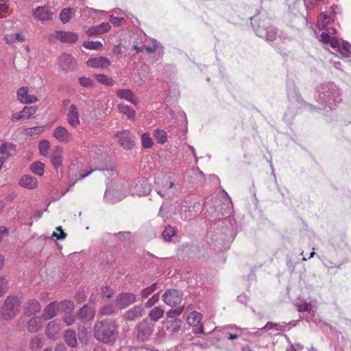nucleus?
Instances as JSON below:
<instances>
[{
  "label": "nucleus",
  "instance_id": "obj_41",
  "mask_svg": "<svg viewBox=\"0 0 351 351\" xmlns=\"http://www.w3.org/2000/svg\"><path fill=\"white\" fill-rule=\"evenodd\" d=\"M154 136L159 144H164L167 141V132L163 130L158 128L155 130L154 132Z\"/></svg>",
  "mask_w": 351,
  "mask_h": 351
},
{
  "label": "nucleus",
  "instance_id": "obj_15",
  "mask_svg": "<svg viewBox=\"0 0 351 351\" xmlns=\"http://www.w3.org/2000/svg\"><path fill=\"white\" fill-rule=\"evenodd\" d=\"M66 121L68 124L73 128L80 125V113L75 104L69 106L66 112Z\"/></svg>",
  "mask_w": 351,
  "mask_h": 351
},
{
  "label": "nucleus",
  "instance_id": "obj_30",
  "mask_svg": "<svg viewBox=\"0 0 351 351\" xmlns=\"http://www.w3.org/2000/svg\"><path fill=\"white\" fill-rule=\"evenodd\" d=\"M37 180L30 175L23 176L19 181V184L28 189H33L37 186Z\"/></svg>",
  "mask_w": 351,
  "mask_h": 351
},
{
  "label": "nucleus",
  "instance_id": "obj_3",
  "mask_svg": "<svg viewBox=\"0 0 351 351\" xmlns=\"http://www.w3.org/2000/svg\"><path fill=\"white\" fill-rule=\"evenodd\" d=\"M320 40L324 44H329L334 49V54L339 57L347 58L350 54V46L348 43H341L336 37L330 36L328 33L322 32Z\"/></svg>",
  "mask_w": 351,
  "mask_h": 351
},
{
  "label": "nucleus",
  "instance_id": "obj_47",
  "mask_svg": "<svg viewBox=\"0 0 351 351\" xmlns=\"http://www.w3.org/2000/svg\"><path fill=\"white\" fill-rule=\"evenodd\" d=\"M104 175L107 177L108 179L110 178H115L117 176V172L115 167L112 165H109L102 169Z\"/></svg>",
  "mask_w": 351,
  "mask_h": 351
},
{
  "label": "nucleus",
  "instance_id": "obj_6",
  "mask_svg": "<svg viewBox=\"0 0 351 351\" xmlns=\"http://www.w3.org/2000/svg\"><path fill=\"white\" fill-rule=\"evenodd\" d=\"M78 38L77 33L69 31L56 30L49 36V40L52 43L59 40L64 43H75Z\"/></svg>",
  "mask_w": 351,
  "mask_h": 351
},
{
  "label": "nucleus",
  "instance_id": "obj_21",
  "mask_svg": "<svg viewBox=\"0 0 351 351\" xmlns=\"http://www.w3.org/2000/svg\"><path fill=\"white\" fill-rule=\"evenodd\" d=\"M125 197V194L119 193L117 190L112 189L110 186H108L105 194L104 199L111 204H114L123 199Z\"/></svg>",
  "mask_w": 351,
  "mask_h": 351
},
{
  "label": "nucleus",
  "instance_id": "obj_55",
  "mask_svg": "<svg viewBox=\"0 0 351 351\" xmlns=\"http://www.w3.org/2000/svg\"><path fill=\"white\" fill-rule=\"evenodd\" d=\"M98 34H102L108 32L111 29V25L108 23H102L96 26Z\"/></svg>",
  "mask_w": 351,
  "mask_h": 351
},
{
  "label": "nucleus",
  "instance_id": "obj_46",
  "mask_svg": "<svg viewBox=\"0 0 351 351\" xmlns=\"http://www.w3.org/2000/svg\"><path fill=\"white\" fill-rule=\"evenodd\" d=\"M157 289V284L153 283L150 286L141 290L140 296L143 298H148L152 293H153Z\"/></svg>",
  "mask_w": 351,
  "mask_h": 351
},
{
  "label": "nucleus",
  "instance_id": "obj_2",
  "mask_svg": "<svg viewBox=\"0 0 351 351\" xmlns=\"http://www.w3.org/2000/svg\"><path fill=\"white\" fill-rule=\"evenodd\" d=\"M119 325L114 319L105 318L95 322L93 335L100 343L110 344L119 337Z\"/></svg>",
  "mask_w": 351,
  "mask_h": 351
},
{
  "label": "nucleus",
  "instance_id": "obj_35",
  "mask_svg": "<svg viewBox=\"0 0 351 351\" xmlns=\"http://www.w3.org/2000/svg\"><path fill=\"white\" fill-rule=\"evenodd\" d=\"M117 108L119 109V111L123 114L125 115L129 119L134 120L136 112L129 106L125 105L123 104H120L118 105Z\"/></svg>",
  "mask_w": 351,
  "mask_h": 351
},
{
  "label": "nucleus",
  "instance_id": "obj_5",
  "mask_svg": "<svg viewBox=\"0 0 351 351\" xmlns=\"http://www.w3.org/2000/svg\"><path fill=\"white\" fill-rule=\"evenodd\" d=\"M192 199L190 197H187L184 199H181L176 202L178 206H181L180 211V217L184 221H189L193 218L197 213V210L200 208V204L198 202L193 203L192 204Z\"/></svg>",
  "mask_w": 351,
  "mask_h": 351
},
{
  "label": "nucleus",
  "instance_id": "obj_60",
  "mask_svg": "<svg viewBox=\"0 0 351 351\" xmlns=\"http://www.w3.org/2000/svg\"><path fill=\"white\" fill-rule=\"evenodd\" d=\"M114 312V307L111 305H106L100 309V313L103 315H111Z\"/></svg>",
  "mask_w": 351,
  "mask_h": 351
},
{
  "label": "nucleus",
  "instance_id": "obj_58",
  "mask_svg": "<svg viewBox=\"0 0 351 351\" xmlns=\"http://www.w3.org/2000/svg\"><path fill=\"white\" fill-rule=\"evenodd\" d=\"M159 300V294H154L145 304V307L147 308H152Z\"/></svg>",
  "mask_w": 351,
  "mask_h": 351
},
{
  "label": "nucleus",
  "instance_id": "obj_43",
  "mask_svg": "<svg viewBox=\"0 0 351 351\" xmlns=\"http://www.w3.org/2000/svg\"><path fill=\"white\" fill-rule=\"evenodd\" d=\"M83 47L91 50H101L103 45L100 41L86 40L83 43Z\"/></svg>",
  "mask_w": 351,
  "mask_h": 351
},
{
  "label": "nucleus",
  "instance_id": "obj_32",
  "mask_svg": "<svg viewBox=\"0 0 351 351\" xmlns=\"http://www.w3.org/2000/svg\"><path fill=\"white\" fill-rule=\"evenodd\" d=\"M162 323L167 331L174 332L180 328L182 321L180 319H174L165 320Z\"/></svg>",
  "mask_w": 351,
  "mask_h": 351
},
{
  "label": "nucleus",
  "instance_id": "obj_56",
  "mask_svg": "<svg viewBox=\"0 0 351 351\" xmlns=\"http://www.w3.org/2000/svg\"><path fill=\"white\" fill-rule=\"evenodd\" d=\"M79 83L82 86L85 88H91L94 86L93 81L91 79L85 77H80Z\"/></svg>",
  "mask_w": 351,
  "mask_h": 351
},
{
  "label": "nucleus",
  "instance_id": "obj_33",
  "mask_svg": "<svg viewBox=\"0 0 351 351\" xmlns=\"http://www.w3.org/2000/svg\"><path fill=\"white\" fill-rule=\"evenodd\" d=\"M27 328L28 331L32 333L38 331L42 328L41 319L38 317H32L27 322Z\"/></svg>",
  "mask_w": 351,
  "mask_h": 351
},
{
  "label": "nucleus",
  "instance_id": "obj_16",
  "mask_svg": "<svg viewBox=\"0 0 351 351\" xmlns=\"http://www.w3.org/2000/svg\"><path fill=\"white\" fill-rule=\"evenodd\" d=\"M34 18L40 21H50L53 19V12L49 6H38L33 11Z\"/></svg>",
  "mask_w": 351,
  "mask_h": 351
},
{
  "label": "nucleus",
  "instance_id": "obj_50",
  "mask_svg": "<svg viewBox=\"0 0 351 351\" xmlns=\"http://www.w3.org/2000/svg\"><path fill=\"white\" fill-rule=\"evenodd\" d=\"M184 306H182L175 309H171L167 312V317L168 318H170L171 319H176V317L180 316L183 311H184Z\"/></svg>",
  "mask_w": 351,
  "mask_h": 351
},
{
  "label": "nucleus",
  "instance_id": "obj_27",
  "mask_svg": "<svg viewBox=\"0 0 351 351\" xmlns=\"http://www.w3.org/2000/svg\"><path fill=\"white\" fill-rule=\"evenodd\" d=\"M335 14L330 12H322L318 20L317 25L320 30L327 29L328 25L332 21H334Z\"/></svg>",
  "mask_w": 351,
  "mask_h": 351
},
{
  "label": "nucleus",
  "instance_id": "obj_49",
  "mask_svg": "<svg viewBox=\"0 0 351 351\" xmlns=\"http://www.w3.org/2000/svg\"><path fill=\"white\" fill-rule=\"evenodd\" d=\"M142 146L145 148H151L153 145V141L149 133H144L141 136Z\"/></svg>",
  "mask_w": 351,
  "mask_h": 351
},
{
  "label": "nucleus",
  "instance_id": "obj_61",
  "mask_svg": "<svg viewBox=\"0 0 351 351\" xmlns=\"http://www.w3.org/2000/svg\"><path fill=\"white\" fill-rule=\"evenodd\" d=\"M282 325L278 323H273L271 322H268L264 327H263L261 330H270L272 328H275L276 330H280Z\"/></svg>",
  "mask_w": 351,
  "mask_h": 351
},
{
  "label": "nucleus",
  "instance_id": "obj_64",
  "mask_svg": "<svg viewBox=\"0 0 351 351\" xmlns=\"http://www.w3.org/2000/svg\"><path fill=\"white\" fill-rule=\"evenodd\" d=\"M158 215L164 219H168L169 217H171V215H169V213L166 210L164 205L161 206Z\"/></svg>",
  "mask_w": 351,
  "mask_h": 351
},
{
  "label": "nucleus",
  "instance_id": "obj_8",
  "mask_svg": "<svg viewBox=\"0 0 351 351\" xmlns=\"http://www.w3.org/2000/svg\"><path fill=\"white\" fill-rule=\"evenodd\" d=\"M151 191V185L145 179L134 181L130 185L132 195L144 196Z\"/></svg>",
  "mask_w": 351,
  "mask_h": 351
},
{
  "label": "nucleus",
  "instance_id": "obj_26",
  "mask_svg": "<svg viewBox=\"0 0 351 351\" xmlns=\"http://www.w3.org/2000/svg\"><path fill=\"white\" fill-rule=\"evenodd\" d=\"M59 311L58 304L56 302L49 303L43 311V317L48 320L54 317Z\"/></svg>",
  "mask_w": 351,
  "mask_h": 351
},
{
  "label": "nucleus",
  "instance_id": "obj_18",
  "mask_svg": "<svg viewBox=\"0 0 351 351\" xmlns=\"http://www.w3.org/2000/svg\"><path fill=\"white\" fill-rule=\"evenodd\" d=\"M86 64L89 67L91 68L106 69L110 66L111 62L108 58L99 56L89 59Z\"/></svg>",
  "mask_w": 351,
  "mask_h": 351
},
{
  "label": "nucleus",
  "instance_id": "obj_4",
  "mask_svg": "<svg viewBox=\"0 0 351 351\" xmlns=\"http://www.w3.org/2000/svg\"><path fill=\"white\" fill-rule=\"evenodd\" d=\"M21 301L16 296H8L5 300L1 313L3 319L10 320L13 319L20 311Z\"/></svg>",
  "mask_w": 351,
  "mask_h": 351
},
{
  "label": "nucleus",
  "instance_id": "obj_42",
  "mask_svg": "<svg viewBox=\"0 0 351 351\" xmlns=\"http://www.w3.org/2000/svg\"><path fill=\"white\" fill-rule=\"evenodd\" d=\"M43 345V338L40 336H36L32 339L29 348L33 351L38 350Z\"/></svg>",
  "mask_w": 351,
  "mask_h": 351
},
{
  "label": "nucleus",
  "instance_id": "obj_31",
  "mask_svg": "<svg viewBox=\"0 0 351 351\" xmlns=\"http://www.w3.org/2000/svg\"><path fill=\"white\" fill-rule=\"evenodd\" d=\"M63 338L64 339L65 343L71 348H75L77 346V340L76 337V332L75 330L72 329L66 330L64 333Z\"/></svg>",
  "mask_w": 351,
  "mask_h": 351
},
{
  "label": "nucleus",
  "instance_id": "obj_52",
  "mask_svg": "<svg viewBox=\"0 0 351 351\" xmlns=\"http://www.w3.org/2000/svg\"><path fill=\"white\" fill-rule=\"evenodd\" d=\"M37 111V107L25 106L23 109V117L25 119H29Z\"/></svg>",
  "mask_w": 351,
  "mask_h": 351
},
{
  "label": "nucleus",
  "instance_id": "obj_53",
  "mask_svg": "<svg viewBox=\"0 0 351 351\" xmlns=\"http://www.w3.org/2000/svg\"><path fill=\"white\" fill-rule=\"evenodd\" d=\"M8 289V281L3 276H0V298L3 295Z\"/></svg>",
  "mask_w": 351,
  "mask_h": 351
},
{
  "label": "nucleus",
  "instance_id": "obj_59",
  "mask_svg": "<svg viewBox=\"0 0 351 351\" xmlns=\"http://www.w3.org/2000/svg\"><path fill=\"white\" fill-rule=\"evenodd\" d=\"M56 230L60 232V234L53 232L52 234V237H55L57 240H63L66 238V234L63 231L61 226H58L56 228Z\"/></svg>",
  "mask_w": 351,
  "mask_h": 351
},
{
  "label": "nucleus",
  "instance_id": "obj_37",
  "mask_svg": "<svg viewBox=\"0 0 351 351\" xmlns=\"http://www.w3.org/2000/svg\"><path fill=\"white\" fill-rule=\"evenodd\" d=\"M15 147V145L11 143H4L0 147V154L5 155V157L8 158L13 154Z\"/></svg>",
  "mask_w": 351,
  "mask_h": 351
},
{
  "label": "nucleus",
  "instance_id": "obj_63",
  "mask_svg": "<svg viewBox=\"0 0 351 351\" xmlns=\"http://www.w3.org/2000/svg\"><path fill=\"white\" fill-rule=\"evenodd\" d=\"M63 321L67 326H71L75 322V317L71 315H66L63 317Z\"/></svg>",
  "mask_w": 351,
  "mask_h": 351
},
{
  "label": "nucleus",
  "instance_id": "obj_23",
  "mask_svg": "<svg viewBox=\"0 0 351 351\" xmlns=\"http://www.w3.org/2000/svg\"><path fill=\"white\" fill-rule=\"evenodd\" d=\"M116 94L119 99H125L134 105L138 103V99L130 89H118Z\"/></svg>",
  "mask_w": 351,
  "mask_h": 351
},
{
  "label": "nucleus",
  "instance_id": "obj_28",
  "mask_svg": "<svg viewBox=\"0 0 351 351\" xmlns=\"http://www.w3.org/2000/svg\"><path fill=\"white\" fill-rule=\"evenodd\" d=\"M143 306L141 305H136L125 313V318L128 321H133L141 317L143 315Z\"/></svg>",
  "mask_w": 351,
  "mask_h": 351
},
{
  "label": "nucleus",
  "instance_id": "obj_20",
  "mask_svg": "<svg viewBox=\"0 0 351 351\" xmlns=\"http://www.w3.org/2000/svg\"><path fill=\"white\" fill-rule=\"evenodd\" d=\"M60 322L54 319L48 323L46 327V335L51 339H56L60 331Z\"/></svg>",
  "mask_w": 351,
  "mask_h": 351
},
{
  "label": "nucleus",
  "instance_id": "obj_40",
  "mask_svg": "<svg viewBox=\"0 0 351 351\" xmlns=\"http://www.w3.org/2000/svg\"><path fill=\"white\" fill-rule=\"evenodd\" d=\"M30 169L32 173L38 176H42L45 172V165L44 163L39 161L36 162L31 165Z\"/></svg>",
  "mask_w": 351,
  "mask_h": 351
},
{
  "label": "nucleus",
  "instance_id": "obj_29",
  "mask_svg": "<svg viewBox=\"0 0 351 351\" xmlns=\"http://www.w3.org/2000/svg\"><path fill=\"white\" fill-rule=\"evenodd\" d=\"M63 149L60 146H56L51 153V163L55 168H58L62 165V154Z\"/></svg>",
  "mask_w": 351,
  "mask_h": 351
},
{
  "label": "nucleus",
  "instance_id": "obj_17",
  "mask_svg": "<svg viewBox=\"0 0 351 351\" xmlns=\"http://www.w3.org/2000/svg\"><path fill=\"white\" fill-rule=\"evenodd\" d=\"M202 315L197 311H193L187 317V324L190 326L195 327L194 332L195 333H203L204 328L201 324Z\"/></svg>",
  "mask_w": 351,
  "mask_h": 351
},
{
  "label": "nucleus",
  "instance_id": "obj_10",
  "mask_svg": "<svg viewBox=\"0 0 351 351\" xmlns=\"http://www.w3.org/2000/svg\"><path fill=\"white\" fill-rule=\"evenodd\" d=\"M154 324L145 319L137 326V338L144 341L148 339L152 334Z\"/></svg>",
  "mask_w": 351,
  "mask_h": 351
},
{
  "label": "nucleus",
  "instance_id": "obj_25",
  "mask_svg": "<svg viewBox=\"0 0 351 351\" xmlns=\"http://www.w3.org/2000/svg\"><path fill=\"white\" fill-rule=\"evenodd\" d=\"M78 316L82 322H88L95 317V310L87 304H85L80 309Z\"/></svg>",
  "mask_w": 351,
  "mask_h": 351
},
{
  "label": "nucleus",
  "instance_id": "obj_19",
  "mask_svg": "<svg viewBox=\"0 0 351 351\" xmlns=\"http://www.w3.org/2000/svg\"><path fill=\"white\" fill-rule=\"evenodd\" d=\"M136 300V295L132 293H120L117 300V305L121 308H125L134 303Z\"/></svg>",
  "mask_w": 351,
  "mask_h": 351
},
{
  "label": "nucleus",
  "instance_id": "obj_36",
  "mask_svg": "<svg viewBox=\"0 0 351 351\" xmlns=\"http://www.w3.org/2000/svg\"><path fill=\"white\" fill-rule=\"evenodd\" d=\"M165 311L161 306H155L149 313V317L153 322H157L164 315Z\"/></svg>",
  "mask_w": 351,
  "mask_h": 351
},
{
  "label": "nucleus",
  "instance_id": "obj_57",
  "mask_svg": "<svg viewBox=\"0 0 351 351\" xmlns=\"http://www.w3.org/2000/svg\"><path fill=\"white\" fill-rule=\"evenodd\" d=\"M297 309L299 312H311L312 310V305L308 302H302L298 304Z\"/></svg>",
  "mask_w": 351,
  "mask_h": 351
},
{
  "label": "nucleus",
  "instance_id": "obj_24",
  "mask_svg": "<svg viewBox=\"0 0 351 351\" xmlns=\"http://www.w3.org/2000/svg\"><path fill=\"white\" fill-rule=\"evenodd\" d=\"M41 305L39 302L35 299L29 300L24 306V313L30 316L40 312Z\"/></svg>",
  "mask_w": 351,
  "mask_h": 351
},
{
  "label": "nucleus",
  "instance_id": "obj_11",
  "mask_svg": "<svg viewBox=\"0 0 351 351\" xmlns=\"http://www.w3.org/2000/svg\"><path fill=\"white\" fill-rule=\"evenodd\" d=\"M58 64L62 71H73L76 66V60L71 54L63 53L59 56Z\"/></svg>",
  "mask_w": 351,
  "mask_h": 351
},
{
  "label": "nucleus",
  "instance_id": "obj_13",
  "mask_svg": "<svg viewBox=\"0 0 351 351\" xmlns=\"http://www.w3.org/2000/svg\"><path fill=\"white\" fill-rule=\"evenodd\" d=\"M256 35L269 41H273L277 36L276 29L274 27H265L264 24L258 25L256 29Z\"/></svg>",
  "mask_w": 351,
  "mask_h": 351
},
{
  "label": "nucleus",
  "instance_id": "obj_12",
  "mask_svg": "<svg viewBox=\"0 0 351 351\" xmlns=\"http://www.w3.org/2000/svg\"><path fill=\"white\" fill-rule=\"evenodd\" d=\"M53 136L59 142L69 143L73 139L72 134L64 126L59 125L56 128L53 132Z\"/></svg>",
  "mask_w": 351,
  "mask_h": 351
},
{
  "label": "nucleus",
  "instance_id": "obj_14",
  "mask_svg": "<svg viewBox=\"0 0 351 351\" xmlns=\"http://www.w3.org/2000/svg\"><path fill=\"white\" fill-rule=\"evenodd\" d=\"M119 143L125 149H131L134 145V141L129 130H123L116 134Z\"/></svg>",
  "mask_w": 351,
  "mask_h": 351
},
{
  "label": "nucleus",
  "instance_id": "obj_34",
  "mask_svg": "<svg viewBox=\"0 0 351 351\" xmlns=\"http://www.w3.org/2000/svg\"><path fill=\"white\" fill-rule=\"evenodd\" d=\"M221 195L224 199V205L226 206L225 211L221 213L222 217H229L232 213L231 199L228 193L223 190H221Z\"/></svg>",
  "mask_w": 351,
  "mask_h": 351
},
{
  "label": "nucleus",
  "instance_id": "obj_1",
  "mask_svg": "<svg viewBox=\"0 0 351 351\" xmlns=\"http://www.w3.org/2000/svg\"><path fill=\"white\" fill-rule=\"evenodd\" d=\"M315 97L319 108L326 111L335 110L342 101L341 90L332 82L322 84Z\"/></svg>",
  "mask_w": 351,
  "mask_h": 351
},
{
  "label": "nucleus",
  "instance_id": "obj_7",
  "mask_svg": "<svg viewBox=\"0 0 351 351\" xmlns=\"http://www.w3.org/2000/svg\"><path fill=\"white\" fill-rule=\"evenodd\" d=\"M155 180L159 188L157 193L162 197H165L175 185L174 179L171 175H164L161 178H156Z\"/></svg>",
  "mask_w": 351,
  "mask_h": 351
},
{
  "label": "nucleus",
  "instance_id": "obj_45",
  "mask_svg": "<svg viewBox=\"0 0 351 351\" xmlns=\"http://www.w3.org/2000/svg\"><path fill=\"white\" fill-rule=\"evenodd\" d=\"M97 81L101 84L112 86L114 85V81L104 74H97L95 75Z\"/></svg>",
  "mask_w": 351,
  "mask_h": 351
},
{
  "label": "nucleus",
  "instance_id": "obj_39",
  "mask_svg": "<svg viewBox=\"0 0 351 351\" xmlns=\"http://www.w3.org/2000/svg\"><path fill=\"white\" fill-rule=\"evenodd\" d=\"M74 14L75 10L73 8H64L60 12V19L63 23H66L70 21Z\"/></svg>",
  "mask_w": 351,
  "mask_h": 351
},
{
  "label": "nucleus",
  "instance_id": "obj_22",
  "mask_svg": "<svg viewBox=\"0 0 351 351\" xmlns=\"http://www.w3.org/2000/svg\"><path fill=\"white\" fill-rule=\"evenodd\" d=\"M17 97L23 104H32L38 99L35 95L28 94L27 87H21L17 90Z\"/></svg>",
  "mask_w": 351,
  "mask_h": 351
},
{
  "label": "nucleus",
  "instance_id": "obj_44",
  "mask_svg": "<svg viewBox=\"0 0 351 351\" xmlns=\"http://www.w3.org/2000/svg\"><path fill=\"white\" fill-rule=\"evenodd\" d=\"M176 234V230L175 228L167 226L164 231L162 232V237L166 241H170L171 240L172 237H173Z\"/></svg>",
  "mask_w": 351,
  "mask_h": 351
},
{
  "label": "nucleus",
  "instance_id": "obj_9",
  "mask_svg": "<svg viewBox=\"0 0 351 351\" xmlns=\"http://www.w3.org/2000/svg\"><path fill=\"white\" fill-rule=\"evenodd\" d=\"M162 300L168 306H176L181 303L182 295L176 289H167L162 295Z\"/></svg>",
  "mask_w": 351,
  "mask_h": 351
},
{
  "label": "nucleus",
  "instance_id": "obj_54",
  "mask_svg": "<svg viewBox=\"0 0 351 351\" xmlns=\"http://www.w3.org/2000/svg\"><path fill=\"white\" fill-rule=\"evenodd\" d=\"M110 23L115 27H119L125 23V19L123 17H116L110 15L109 18Z\"/></svg>",
  "mask_w": 351,
  "mask_h": 351
},
{
  "label": "nucleus",
  "instance_id": "obj_62",
  "mask_svg": "<svg viewBox=\"0 0 351 351\" xmlns=\"http://www.w3.org/2000/svg\"><path fill=\"white\" fill-rule=\"evenodd\" d=\"M158 47V43L156 40H153L152 46H144V50H145L149 53H154Z\"/></svg>",
  "mask_w": 351,
  "mask_h": 351
},
{
  "label": "nucleus",
  "instance_id": "obj_38",
  "mask_svg": "<svg viewBox=\"0 0 351 351\" xmlns=\"http://www.w3.org/2000/svg\"><path fill=\"white\" fill-rule=\"evenodd\" d=\"M58 304L59 310L65 313H70L75 308L74 303L71 300H63Z\"/></svg>",
  "mask_w": 351,
  "mask_h": 351
},
{
  "label": "nucleus",
  "instance_id": "obj_48",
  "mask_svg": "<svg viewBox=\"0 0 351 351\" xmlns=\"http://www.w3.org/2000/svg\"><path fill=\"white\" fill-rule=\"evenodd\" d=\"M44 131V126H36L25 129V134L31 136L39 135Z\"/></svg>",
  "mask_w": 351,
  "mask_h": 351
},
{
  "label": "nucleus",
  "instance_id": "obj_51",
  "mask_svg": "<svg viewBox=\"0 0 351 351\" xmlns=\"http://www.w3.org/2000/svg\"><path fill=\"white\" fill-rule=\"evenodd\" d=\"M39 152L40 154L44 156L48 154V151L50 147L49 142L47 140H42L39 143Z\"/></svg>",
  "mask_w": 351,
  "mask_h": 351
}]
</instances>
